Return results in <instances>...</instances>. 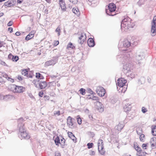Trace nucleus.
<instances>
[{
	"label": "nucleus",
	"mask_w": 156,
	"mask_h": 156,
	"mask_svg": "<svg viewBox=\"0 0 156 156\" xmlns=\"http://www.w3.org/2000/svg\"><path fill=\"white\" fill-rule=\"evenodd\" d=\"M131 53L130 51H127L124 54L119 55L117 56V58H119V60L123 64H126L124 65L123 69L124 73H126L130 70V62L132 60Z\"/></svg>",
	"instance_id": "f257e3e1"
},
{
	"label": "nucleus",
	"mask_w": 156,
	"mask_h": 156,
	"mask_svg": "<svg viewBox=\"0 0 156 156\" xmlns=\"http://www.w3.org/2000/svg\"><path fill=\"white\" fill-rule=\"evenodd\" d=\"M23 122L24 120L23 118H21L18 119V127L19 129V137L21 140L23 139L28 140L30 137L25 130Z\"/></svg>",
	"instance_id": "f03ea898"
},
{
	"label": "nucleus",
	"mask_w": 156,
	"mask_h": 156,
	"mask_svg": "<svg viewBox=\"0 0 156 156\" xmlns=\"http://www.w3.org/2000/svg\"><path fill=\"white\" fill-rule=\"evenodd\" d=\"M131 20L127 16H124V19L122 20L121 23V28L123 30L124 28V30H127L129 28H133L134 25L132 24L131 22Z\"/></svg>",
	"instance_id": "7ed1b4c3"
},
{
	"label": "nucleus",
	"mask_w": 156,
	"mask_h": 156,
	"mask_svg": "<svg viewBox=\"0 0 156 156\" xmlns=\"http://www.w3.org/2000/svg\"><path fill=\"white\" fill-rule=\"evenodd\" d=\"M127 81L126 80L123 78H119L116 83V85L117 86V89H118V87H120L119 90V92L121 91L122 92L124 93L126 90L127 88V87H126V83Z\"/></svg>",
	"instance_id": "20e7f679"
},
{
	"label": "nucleus",
	"mask_w": 156,
	"mask_h": 156,
	"mask_svg": "<svg viewBox=\"0 0 156 156\" xmlns=\"http://www.w3.org/2000/svg\"><path fill=\"white\" fill-rule=\"evenodd\" d=\"M130 43L128 40H125L123 41H119L118 44V48L119 50L126 52V51L128 50L126 48H128L130 46ZM125 53H126V52H125L124 54Z\"/></svg>",
	"instance_id": "39448f33"
},
{
	"label": "nucleus",
	"mask_w": 156,
	"mask_h": 156,
	"mask_svg": "<svg viewBox=\"0 0 156 156\" xmlns=\"http://www.w3.org/2000/svg\"><path fill=\"white\" fill-rule=\"evenodd\" d=\"M116 9L115 5L113 3L109 4L108 6V9H106V14L111 16H114L115 15V14H113L114 12Z\"/></svg>",
	"instance_id": "423d86ee"
},
{
	"label": "nucleus",
	"mask_w": 156,
	"mask_h": 156,
	"mask_svg": "<svg viewBox=\"0 0 156 156\" xmlns=\"http://www.w3.org/2000/svg\"><path fill=\"white\" fill-rule=\"evenodd\" d=\"M151 33L152 36H154L156 33V16H155L151 22Z\"/></svg>",
	"instance_id": "0eeeda50"
},
{
	"label": "nucleus",
	"mask_w": 156,
	"mask_h": 156,
	"mask_svg": "<svg viewBox=\"0 0 156 156\" xmlns=\"http://www.w3.org/2000/svg\"><path fill=\"white\" fill-rule=\"evenodd\" d=\"M58 56L54 57L52 59L46 61L44 64L45 66H48L51 65L55 64L58 62Z\"/></svg>",
	"instance_id": "6e6552de"
},
{
	"label": "nucleus",
	"mask_w": 156,
	"mask_h": 156,
	"mask_svg": "<svg viewBox=\"0 0 156 156\" xmlns=\"http://www.w3.org/2000/svg\"><path fill=\"white\" fill-rule=\"evenodd\" d=\"M96 91L100 97H103L104 96L105 93V90L103 87L101 86H98L97 87Z\"/></svg>",
	"instance_id": "1a4fd4ad"
},
{
	"label": "nucleus",
	"mask_w": 156,
	"mask_h": 156,
	"mask_svg": "<svg viewBox=\"0 0 156 156\" xmlns=\"http://www.w3.org/2000/svg\"><path fill=\"white\" fill-rule=\"evenodd\" d=\"M144 58V56L143 53H141L140 54L138 55H136L135 58L136 60V62L138 64L139 66H140L142 63H143V59Z\"/></svg>",
	"instance_id": "9d476101"
},
{
	"label": "nucleus",
	"mask_w": 156,
	"mask_h": 156,
	"mask_svg": "<svg viewBox=\"0 0 156 156\" xmlns=\"http://www.w3.org/2000/svg\"><path fill=\"white\" fill-rule=\"evenodd\" d=\"M74 120L73 118H72L70 116H69L68 117L67 119V124L69 128L73 129L74 127L73 123V120Z\"/></svg>",
	"instance_id": "9b49d317"
},
{
	"label": "nucleus",
	"mask_w": 156,
	"mask_h": 156,
	"mask_svg": "<svg viewBox=\"0 0 156 156\" xmlns=\"http://www.w3.org/2000/svg\"><path fill=\"white\" fill-rule=\"evenodd\" d=\"M86 37V34H85L82 33L80 36L79 37L78 43L81 44H83L85 40Z\"/></svg>",
	"instance_id": "f8f14e48"
},
{
	"label": "nucleus",
	"mask_w": 156,
	"mask_h": 156,
	"mask_svg": "<svg viewBox=\"0 0 156 156\" xmlns=\"http://www.w3.org/2000/svg\"><path fill=\"white\" fill-rule=\"evenodd\" d=\"M126 75L129 78V79H131L135 77L136 74L134 72H133V69H131L128 72H126Z\"/></svg>",
	"instance_id": "ddd939ff"
},
{
	"label": "nucleus",
	"mask_w": 156,
	"mask_h": 156,
	"mask_svg": "<svg viewBox=\"0 0 156 156\" xmlns=\"http://www.w3.org/2000/svg\"><path fill=\"white\" fill-rule=\"evenodd\" d=\"M50 84L48 85V84H47L46 82L45 81H40L39 88L40 89H43L45 88L47 86L48 87H50Z\"/></svg>",
	"instance_id": "4468645a"
},
{
	"label": "nucleus",
	"mask_w": 156,
	"mask_h": 156,
	"mask_svg": "<svg viewBox=\"0 0 156 156\" xmlns=\"http://www.w3.org/2000/svg\"><path fill=\"white\" fill-rule=\"evenodd\" d=\"M25 90V88L23 87L16 86L15 93H22Z\"/></svg>",
	"instance_id": "2eb2a0df"
},
{
	"label": "nucleus",
	"mask_w": 156,
	"mask_h": 156,
	"mask_svg": "<svg viewBox=\"0 0 156 156\" xmlns=\"http://www.w3.org/2000/svg\"><path fill=\"white\" fill-rule=\"evenodd\" d=\"M59 4L62 10L63 11H66V7L64 0H59Z\"/></svg>",
	"instance_id": "dca6fc26"
},
{
	"label": "nucleus",
	"mask_w": 156,
	"mask_h": 156,
	"mask_svg": "<svg viewBox=\"0 0 156 156\" xmlns=\"http://www.w3.org/2000/svg\"><path fill=\"white\" fill-rule=\"evenodd\" d=\"M2 76L4 77L8 81L11 83H13L14 81L13 79L11 78L5 72L2 73Z\"/></svg>",
	"instance_id": "f3484780"
},
{
	"label": "nucleus",
	"mask_w": 156,
	"mask_h": 156,
	"mask_svg": "<svg viewBox=\"0 0 156 156\" xmlns=\"http://www.w3.org/2000/svg\"><path fill=\"white\" fill-rule=\"evenodd\" d=\"M131 108L132 106L131 104H126L124 106L123 109L125 112L126 113H128L129 111L131 110Z\"/></svg>",
	"instance_id": "a211bd4d"
},
{
	"label": "nucleus",
	"mask_w": 156,
	"mask_h": 156,
	"mask_svg": "<svg viewBox=\"0 0 156 156\" xmlns=\"http://www.w3.org/2000/svg\"><path fill=\"white\" fill-rule=\"evenodd\" d=\"M96 105L98 107V108L100 112H102L104 111V108L103 105L101 102L98 101L96 102Z\"/></svg>",
	"instance_id": "6ab92c4d"
},
{
	"label": "nucleus",
	"mask_w": 156,
	"mask_h": 156,
	"mask_svg": "<svg viewBox=\"0 0 156 156\" xmlns=\"http://www.w3.org/2000/svg\"><path fill=\"white\" fill-rule=\"evenodd\" d=\"M87 44L90 47H93L95 45V42L93 39L91 38H89L87 41Z\"/></svg>",
	"instance_id": "aec40b11"
},
{
	"label": "nucleus",
	"mask_w": 156,
	"mask_h": 156,
	"mask_svg": "<svg viewBox=\"0 0 156 156\" xmlns=\"http://www.w3.org/2000/svg\"><path fill=\"white\" fill-rule=\"evenodd\" d=\"M35 33V32L34 31L31 32L26 37L25 39L26 41H28L34 37V35Z\"/></svg>",
	"instance_id": "412c9836"
},
{
	"label": "nucleus",
	"mask_w": 156,
	"mask_h": 156,
	"mask_svg": "<svg viewBox=\"0 0 156 156\" xmlns=\"http://www.w3.org/2000/svg\"><path fill=\"white\" fill-rule=\"evenodd\" d=\"M150 143L151 144V146L152 147H156V137H153L152 138H151L150 141Z\"/></svg>",
	"instance_id": "4be33fe9"
},
{
	"label": "nucleus",
	"mask_w": 156,
	"mask_h": 156,
	"mask_svg": "<svg viewBox=\"0 0 156 156\" xmlns=\"http://www.w3.org/2000/svg\"><path fill=\"white\" fill-rule=\"evenodd\" d=\"M72 12L78 16H79L80 15V12L78 8H73L72 9Z\"/></svg>",
	"instance_id": "5701e85b"
},
{
	"label": "nucleus",
	"mask_w": 156,
	"mask_h": 156,
	"mask_svg": "<svg viewBox=\"0 0 156 156\" xmlns=\"http://www.w3.org/2000/svg\"><path fill=\"white\" fill-rule=\"evenodd\" d=\"M68 136L71 138L72 140L75 142H76V137L71 132H69L68 133Z\"/></svg>",
	"instance_id": "b1692460"
},
{
	"label": "nucleus",
	"mask_w": 156,
	"mask_h": 156,
	"mask_svg": "<svg viewBox=\"0 0 156 156\" xmlns=\"http://www.w3.org/2000/svg\"><path fill=\"white\" fill-rule=\"evenodd\" d=\"M16 86L14 84L11 85L9 86V89L11 91L15 93L16 90Z\"/></svg>",
	"instance_id": "393cba45"
},
{
	"label": "nucleus",
	"mask_w": 156,
	"mask_h": 156,
	"mask_svg": "<svg viewBox=\"0 0 156 156\" xmlns=\"http://www.w3.org/2000/svg\"><path fill=\"white\" fill-rule=\"evenodd\" d=\"M39 80H34L33 82L35 87L37 88H39V84L40 83Z\"/></svg>",
	"instance_id": "a878e982"
},
{
	"label": "nucleus",
	"mask_w": 156,
	"mask_h": 156,
	"mask_svg": "<svg viewBox=\"0 0 156 156\" xmlns=\"http://www.w3.org/2000/svg\"><path fill=\"white\" fill-rule=\"evenodd\" d=\"M145 81V78L144 77H141L138 80V83L139 84H142L144 83Z\"/></svg>",
	"instance_id": "bb28decb"
},
{
	"label": "nucleus",
	"mask_w": 156,
	"mask_h": 156,
	"mask_svg": "<svg viewBox=\"0 0 156 156\" xmlns=\"http://www.w3.org/2000/svg\"><path fill=\"white\" fill-rule=\"evenodd\" d=\"M151 133L153 136H156V126H152Z\"/></svg>",
	"instance_id": "cd10ccee"
},
{
	"label": "nucleus",
	"mask_w": 156,
	"mask_h": 156,
	"mask_svg": "<svg viewBox=\"0 0 156 156\" xmlns=\"http://www.w3.org/2000/svg\"><path fill=\"white\" fill-rule=\"evenodd\" d=\"M101 148V149H100V147L98 148V151L100 153L101 155H104L105 154V151L104 148V147H102Z\"/></svg>",
	"instance_id": "c85d7f7f"
},
{
	"label": "nucleus",
	"mask_w": 156,
	"mask_h": 156,
	"mask_svg": "<svg viewBox=\"0 0 156 156\" xmlns=\"http://www.w3.org/2000/svg\"><path fill=\"white\" fill-rule=\"evenodd\" d=\"M54 141L55 144L58 146H59L60 143V140L59 137L57 136L55 138Z\"/></svg>",
	"instance_id": "c756f323"
},
{
	"label": "nucleus",
	"mask_w": 156,
	"mask_h": 156,
	"mask_svg": "<svg viewBox=\"0 0 156 156\" xmlns=\"http://www.w3.org/2000/svg\"><path fill=\"white\" fill-rule=\"evenodd\" d=\"M36 77L37 78L40 79H44L43 76L39 73H36Z\"/></svg>",
	"instance_id": "7c9ffc66"
},
{
	"label": "nucleus",
	"mask_w": 156,
	"mask_h": 156,
	"mask_svg": "<svg viewBox=\"0 0 156 156\" xmlns=\"http://www.w3.org/2000/svg\"><path fill=\"white\" fill-rule=\"evenodd\" d=\"M124 126V125L123 124L119 123L117 126L116 129L119 131H121L122 129Z\"/></svg>",
	"instance_id": "2f4dec72"
},
{
	"label": "nucleus",
	"mask_w": 156,
	"mask_h": 156,
	"mask_svg": "<svg viewBox=\"0 0 156 156\" xmlns=\"http://www.w3.org/2000/svg\"><path fill=\"white\" fill-rule=\"evenodd\" d=\"M14 4L13 3L9 1L5 2L4 4V5L8 7H10L11 6H12Z\"/></svg>",
	"instance_id": "473e14b6"
},
{
	"label": "nucleus",
	"mask_w": 156,
	"mask_h": 156,
	"mask_svg": "<svg viewBox=\"0 0 156 156\" xmlns=\"http://www.w3.org/2000/svg\"><path fill=\"white\" fill-rule=\"evenodd\" d=\"M28 72L27 69H22L21 71L22 74L24 76H26L27 75H28Z\"/></svg>",
	"instance_id": "72a5a7b5"
},
{
	"label": "nucleus",
	"mask_w": 156,
	"mask_h": 156,
	"mask_svg": "<svg viewBox=\"0 0 156 156\" xmlns=\"http://www.w3.org/2000/svg\"><path fill=\"white\" fill-rule=\"evenodd\" d=\"M89 98V99H91L93 100L96 101L97 102L99 100L98 97L95 96L94 95L91 96Z\"/></svg>",
	"instance_id": "f704fd0d"
},
{
	"label": "nucleus",
	"mask_w": 156,
	"mask_h": 156,
	"mask_svg": "<svg viewBox=\"0 0 156 156\" xmlns=\"http://www.w3.org/2000/svg\"><path fill=\"white\" fill-rule=\"evenodd\" d=\"M90 3H88L90 5H91L93 4H97L98 2L97 0H88Z\"/></svg>",
	"instance_id": "c9c22d12"
},
{
	"label": "nucleus",
	"mask_w": 156,
	"mask_h": 156,
	"mask_svg": "<svg viewBox=\"0 0 156 156\" xmlns=\"http://www.w3.org/2000/svg\"><path fill=\"white\" fill-rule=\"evenodd\" d=\"M69 48L74 49L75 48V47L72 43L70 42L68 44L67 47V49H69Z\"/></svg>",
	"instance_id": "e433bc0d"
},
{
	"label": "nucleus",
	"mask_w": 156,
	"mask_h": 156,
	"mask_svg": "<svg viewBox=\"0 0 156 156\" xmlns=\"http://www.w3.org/2000/svg\"><path fill=\"white\" fill-rule=\"evenodd\" d=\"M145 0H139L137 4L140 6L144 5V4Z\"/></svg>",
	"instance_id": "4c0bfd02"
},
{
	"label": "nucleus",
	"mask_w": 156,
	"mask_h": 156,
	"mask_svg": "<svg viewBox=\"0 0 156 156\" xmlns=\"http://www.w3.org/2000/svg\"><path fill=\"white\" fill-rule=\"evenodd\" d=\"M12 96L10 95H7L5 96L4 97V99L6 100H8L9 99L11 98Z\"/></svg>",
	"instance_id": "58836bf2"
},
{
	"label": "nucleus",
	"mask_w": 156,
	"mask_h": 156,
	"mask_svg": "<svg viewBox=\"0 0 156 156\" xmlns=\"http://www.w3.org/2000/svg\"><path fill=\"white\" fill-rule=\"evenodd\" d=\"M147 154V153L145 152H143L142 153L139 152L138 154H137L136 155L138 156H144Z\"/></svg>",
	"instance_id": "ea45409f"
},
{
	"label": "nucleus",
	"mask_w": 156,
	"mask_h": 156,
	"mask_svg": "<svg viewBox=\"0 0 156 156\" xmlns=\"http://www.w3.org/2000/svg\"><path fill=\"white\" fill-rule=\"evenodd\" d=\"M144 135L143 134H141L140 135V139L141 141L142 142L144 141Z\"/></svg>",
	"instance_id": "a19ab883"
},
{
	"label": "nucleus",
	"mask_w": 156,
	"mask_h": 156,
	"mask_svg": "<svg viewBox=\"0 0 156 156\" xmlns=\"http://www.w3.org/2000/svg\"><path fill=\"white\" fill-rule=\"evenodd\" d=\"M85 89L81 88L80 89L79 91L80 92V93L82 95H84L85 94Z\"/></svg>",
	"instance_id": "79ce46f5"
},
{
	"label": "nucleus",
	"mask_w": 156,
	"mask_h": 156,
	"mask_svg": "<svg viewBox=\"0 0 156 156\" xmlns=\"http://www.w3.org/2000/svg\"><path fill=\"white\" fill-rule=\"evenodd\" d=\"M19 60V57L18 56H13V61L17 62Z\"/></svg>",
	"instance_id": "37998d69"
},
{
	"label": "nucleus",
	"mask_w": 156,
	"mask_h": 156,
	"mask_svg": "<svg viewBox=\"0 0 156 156\" xmlns=\"http://www.w3.org/2000/svg\"><path fill=\"white\" fill-rule=\"evenodd\" d=\"M87 145L88 147V148L89 149H90L92 148L93 147V143H88Z\"/></svg>",
	"instance_id": "c03bdc74"
},
{
	"label": "nucleus",
	"mask_w": 156,
	"mask_h": 156,
	"mask_svg": "<svg viewBox=\"0 0 156 156\" xmlns=\"http://www.w3.org/2000/svg\"><path fill=\"white\" fill-rule=\"evenodd\" d=\"M56 32H58V35L59 36L60 35V29L59 27H58L55 30Z\"/></svg>",
	"instance_id": "a18cd8bd"
},
{
	"label": "nucleus",
	"mask_w": 156,
	"mask_h": 156,
	"mask_svg": "<svg viewBox=\"0 0 156 156\" xmlns=\"http://www.w3.org/2000/svg\"><path fill=\"white\" fill-rule=\"evenodd\" d=\"M69 1L73 4H76L78 2L77 0H69Z\"/></svg>",
	"instance_id": "49530a36"
},
{
	"label": "nucleus",
	"mask_w": 156,
	"mask_h": 156,
	"mask_svg": "<svg viewBox=\"0 0 156 156\" xmlns=\"http://www.w3.org/2000/svg\"><path fill=\"white\" fill-rule=\"evenodd\" d=\"M54 114L55 115H56L58 116H59L61 115L60 112L59 111H55L54 112Z\"/></svg>",
	"instance_id": "de8ad7c7"
},
{
	"label": "nucleus",
	"mask_w": 156,
	"mask_h": 156,
	"mask_svg": "<svg viewBox=\"0 0 156 156\" xmlns=\"http://www.w3.org/2000/svg\"><path fill=\"white\" fill-rule=\"evenodd\" d=\"M13 56L14 55H12V54H10L8 55V58L9 59H10L12 60L13 59Z\"/></svg>",
	"instance_id": "09e8293b"
},
{
	"label": "nucleus",
	"mask_w": 156,
	"mask_h": 156,
	"mask_svg": "<svg viewBox=\"0 0 156 156\" xmlns=\"http://www.w3.org/2000/svg\"><path fill=\"white\" fill-rule=\"evenodd\" d=\"M26 76L28 77L32 78L33 77V74L31 73H28V75H27Z\"/></svg>",
	"instance_id": "8fccbe9b"
},
{
	"label": "nucleus",
	"mask_w": 156,
	"mask_h": 156,
	"mask_svg": "<svg viewBox=\"0 0 156 156\" xmlns=\"http://www.w3.org/2000/svg\"><path fill=\"white\" fill-rule=\"evenodd\" d=\"M142 111L143 113H145L147 111V110L145 108L143 107L142 108Z\"/></svg>",
	"instance_id": "3c124183"
},
{
	"label": "nucleus",
	"mask_w": 156,
	"mask_h": 156,
	"mask_svg": "<svg viewBox=\"0 0 156 156\" xmlns=\"http://www.w3.org/2000/svg\"><path fill=\"white\" fill-rule=\"evenodd\" d=\"M102 140L101 139H99L98 140V148H99V147H100V144L101 143H102Z\"/></svg>",
	"instance_id": "603ef678"
},
{
	"label": "nucleus",
	"mask_w": 156,
	"mask_h": 156,
	"mask_svg": "<svg viewBox=\"0 0 156 156\" xmlns=\"http://www.w3.org/2000/svg\"><path fill=\"white\" fill-rule=\"evenodd\" d=\"M77 122L79 124H81L82 123V120L80 118H77Z\"/></svg>",
	"instance_id": "864d4df0"
},
{
	"label": "nucleus",
	"mask_w": 156,
	"mask_h": 156,
	"mask_svg": "<svg viewBox=\"0 0 156 156\" xmlns=\"http://www.w3.org/2000/svg\"><path fill=\"white\" fill-rule=\"evenodd\" d=\"M13 23V22L12 21H10L8 23L7 25L9 27L12 26Z\"/></svg>",
	"instance_id": "5fc2aeb1"
},
{
	"label": "nucleus",
	"mask_w": 156,
	"mask_h": 156,
	"mask_svg": "<svg viewBox=\"0 0 156 156\" xmlns=\"http://www.w3.org/2000/svg\"><path fill=\"white\" fill-rule=\"evenodd\" d=\"M4 83L5 81H4L2 77L0 76V83L2 84Z\"/></svg>",
	"instance_id": "6e6d98bb"
},
{
	"label": "nucleus",
	"mask_w": 156,
	"mask_h": 156,
	"mask_svg": "<svg viewBox=\"0 0 156 156\" xmlns=\"http://www.w3.org/2000/svg\"><path fill=\"white\" fill-rule=\"evenodd\" d=\"M0 64H2V65H3L4 66H7V64H6V63L4 62L1 61L0 62Z\"/></svg>",
	"instance_id": "4d7b16f0"
},
{
	"label": "nucleus",
	"mask_w": 156,
	"mask_h": 156,
	"mask_svg": "<svg viewBox=\"0 0 156 156\" xmlns=\"http://www.w3.org/2000/svg\"><path fill=\"white\" fill-rule=\"evenodd\" d=\"M147 146V144H143L142 145V148L144 149H146V147Z\"/></svg>",
	"instance_id": "13d9d810"
},
{
	"label": "nucleus",
	"mask_w": 156,
	"mask_h": 156,
	"mask_svg": "<svg viewBox=\"0 0 156 156\" xmlns=\"http://www.w3.org/2000/svg\"><path fill=\"white\" fill-rule=\"evenodd\" d=\"M65 140L63 138H62V139L61 140V141H60V144H65Z\"/></svg>",
	"instance_id": "bf43d9fd"
},
{
	"label": "nucleus",
	"mask_w": 156,
	"mask_h": 156,
	"mask_svg": "<svg viewBox=\"0 0 156 156\" xmlns=\"http://www.w3.org/2000/svg\"><path fill=\"white\" fill-rule=\"evenodd\" d=\"M89 118L90 119V120H93V115L91 114L89 115H88Z\"/></svg>",
	"instance_id": "052dcab7"
},
{
	"label": "nucleus",
	"mask_w": 156,
	"mask_h": 156,
	"mask_svg": "<svg viewBox=\"0 0 156 156\" xmlns=\"http://www.w3.org/2000/svg\"><path fill=\"white\" fill-rule=\"evenodd\" d=\"M43 94L44 93L42 92L41 91L39 93L38 95L41 97H42Z\"/></svg>",
	"instance_id": "680f3d73"
},
{
	"label": "nucleus",
	"mask_w": 156,
	"mask_h": 156,
	"mask_svg": "<svg viewBox=\"0 0 156 156\" xmlns=\"http://www.w3.org/2000/svg\"><path fill=\"white\" fill-rule=\"evenodd\" d=\"M17 79L20 81L22 80H23L22 77L20 75H18L17 77Z\"/></svg>",
	"instance_id": "e2e57ef3"
},
{
	"label": "nucleus",
	"mask_w": 156,
	"mask_h": 156,
	"mask_svg": "<svg viewBox=\"0 0 156 156\" xmlns=\"http://www.w3.org/2000/svg\"><path fill=\"white\" fill-rule=\"evenodd\" d=\"M8 30L9 31L10 33H12L13 32V29L12 27H9L8 28Z\"/></svg>",
	"instance_id": "0e129e2a"
},
{
	"label": "nucleus",
	"mask_w": 156,
	"mask_h": 156,
	"mask_svg": "<svg viewBox=\"0 0 156 156\" xmlns=\"http://www.w3.org/2000/svg\"><path fill=\"white\" fill-rule=\"evenodd\" d=\"M61 147L62 148H65V144H60Z\"/></svg>",
	"instance_id": "69168bd1"
},
{
	"label": "nucleus",
	"mask_w": 156,
	"mask_h": 156,
	"mask_svg": "<svg viewBox=\"0 0 156 156\" xmlns=\"http://www.w3.org/2000/svg\"><path fill=\"white\" fill-rule=\"evenodd\" d=\"M20 33L19 32L17 31L15 33V35L17 36H19L20 35Z\"/></svg>",
	"instance_id": "338daca9"
},
{
	"label": "nucleus",
	"mask_w": 156,
	"mask_h": 156,
	"mask_svg": "<svg viewBox=\"0 0 156 156\" xmlns=\"http://www.w3.org/2000/svg\"><path fill=\"white\" fill-rule=\"evenodd\" d=\"M136 149H136V151H137V152H140L142 151L140 147H139V148Z\"/></svg>",
	"instance_id": "774afa93"
}]
</instances>
